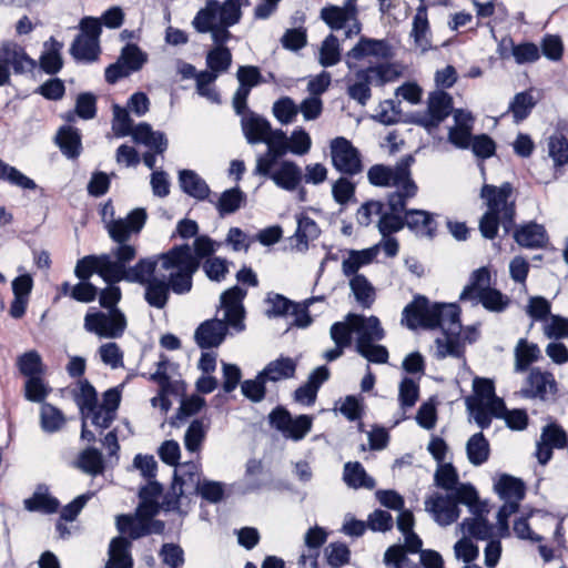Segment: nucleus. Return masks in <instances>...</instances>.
<instances>
[{"mask_svg": "<svg viewBox=\"0 0 568 568\" xmlns=\"http://www.w3.org/2000/svg\"><path fill=\"white\" fill-rule=\"evenodd\" d=\"M146 221V212L144 209H134L124 219L111 220L106 223V230L110 237L118 245H131L129 240L133 235H138L143 229Z\"/></svg>", "mask_w": 568, "mask_h": 568, "instance_id": "nucleus-19", "label": "nucleus"}, {"mask_svg": "<svg viewBox=\"0 0 568 568\" xmlns=\"http://www.w3.org/2000/svg\"><path fill=\"white\" fill-rule=\"evenodd\" d=\"M254 174L271 179L278 187L286 191H293L303 179L302 171L297 164L292 161L277 159L268 169V172H255Z\"/></svg>", "mask_w": 568, "mask_h": 568, "instance_id": "nucleus-21", "label": "nucleus"}, {"mask_svg": "<svg viewBox=\"0 0 568 568\" xmlns=\"http://www.w3.org/2000/svg\"><path fill=\"white\" fill-rule=\"evenodd\" d=\"M21 375L27 378L42 376L45 372L42 357L39 352L31 349L19 355L16 361Z\"/></svg>", "mask_w": 568, "mask_h": 568, "instance_id": "nucleus-46", "label": "nucleus"}, {"mask_svg": "<svg viewBox=\"0 0 568 568\" xmlns=\"http://www.w3.org/2000/svg\"><path fill=\"white\" fill-rule=\"evenodd\" d=\"M466 452L468 460L475 466H479L488 460L490 453L489 443L483 433H477L468 439Z\"/></svg>", "mask_w": 568, "mask_h": 568, "instance_id": "nucleus-48", "label": "nucleus"}, {"mask_svg": "<svg viewBox=\"0 0 568 568\" xmlns=\"http://www.w3.org/2000/svg\"><path fill=\"white\" fill-rule=\"evenodd\" d=\"M459 503L456 493L435 491L426 497L425 510L430 514L433 519L440 526H448L459 517Z\"/></svg>", "mask_w": 568, "mask_h": 568, "instance_id": "nucleus-18", "label": "nucleus"}, {"mask_svg": "<svg viewBox=\"0 0 568 568\" xmlns=\"http://www.w3.org/2000/svg\"><path fill=\"white\" fill-rule=\"evenodd\" d=\"M327 564L332 568H339L349 562L351 551L343 542H331L324 550Z\"/></svg>", "mask_w": 568, "mask_h": 568, "instance_id": "nucleus-61", "label": "nucleus"}, {"mask_svg": "<svg viewBox=\"0 0 568 568\" xmlns=\"http://www.w3.org/2000/svg\"><path fill=\"white\" fill-rule=\"evenodd\" d=\"M435 483L446 493H456L459 503L469 507L471 513L483 510V506L478 504V494L470 484H462L458 481V474L452 464L440 463L435 476Z\"/></svg>", "mask_w": 568, "mask_h": 568, "instance_id": "nucleus-14", "label": "nucleus"}, {"mask_svg": "<svg viewBox=\"0 0 568 568\" xmlns=\"http://www.w3.org/2000/svg\"><path fill=\"white\" fill-rule=\"evenodd\" d=\"M241 124L243 133L250 144L263 142L271 130L270 122L253 112L243 113Z\"/></svg>", "mask_w": 568, "mask_h": 568, "instance_id": "nucleus-30", "label": "nucleus"}, {"mask_svg": "<svg viewBox=\"0 0 568 568\" xmlns=\"http://www.w3.org/2000/svg\"><path fill=\"white\" fill-rule=\"evenodd\" d=\"M162 491V486L158 481L150 479L140 490V504L135 515H122L116 518L119 531L129 535L133 539L148 534L162 532L164 524L159 520H153V517L159 513V501Z\"/></svg>", "mask_w": 568, "mask_h": 568, "instance_id": "nucleus-4", "label": "nucleus"}, {"mask_svg": "<svg viewBox=\"0 0 568 568\" xmlns=\"http://www.w3.org/2000/svg\"><path fill=\"white\" fill-rule=\"evenodd\" d=\"M55 141L62 153L71 159L78 158L81 153V136L77 129L63 126L59 130Z\"/></svg>", "mask_w": 568, "mask_h": 568, "instance_id": "nucleus-42", "label": "nucleus"}, {"mask_svg": "<svg viewBox=\"0 0 568 568\" xmlns=\"http://www.w3.org/2000/svg\"><path fill=\"white\" fill-rule=\"evenodd\" d=\"M297 363L291 357H278L270 362L261 372L262 376L270 382H278L294 377Z\"/></svg>", "mask_w": 568, "mask_h": 568, "instance_id": "nucleus-39", "label": "nucleus"}, {"mask_svg": "<svg viewBox=\"0 0 568 568\" xmlns=\"http://www.w3.org/2000/svg\"><path fill=\"white\" fill-rule=\"evenodd\" d=\"M130 541L123 537L112 539L109 548V560L105 568H131L132 558L129 552Z\"/></svg>", "mask_w": 568, "mask_h": 568, "instance_id": "nucleus-40", "label": "nucleus"}, {"mask_svg": "<svg viewBox=\"0 0 568 568\" xmlns=\"http://www.w3.org/2000/svg\"><path fill=\"white\" fill-rule=\"evenodd\" d=\"M410 36L414 38L415 45L423 52L430 49V28L427 17V8L424 4H420L416 9Z\"/></svg>", "mask_w": 568, "mask_h": 568, "instance_id": "nucleus-35", "label": "nucleus"}, {"mask_svg": "<svg viewBox=\"0 0 568 568\" xmlns=\"http://www.w3.org/2000/svg\"><path fill=\"white\" fill-rule=\"evenodd\" d=\"M412 197L413 196H403L400 199V209H395L390 205L389 202L387 203V210L383 211L381 219L378 220V230L383 237L392 235L405 226V216L402 217L400 213L405 210L406 201Z\"/></svg>", "mask_w": 568, "mask_h": 568, "instance_id": "nucleus-33", "label": "nucleus"}, {"mask_svg": "<svg viewBox=\"0 0 568 568\" xmlns=\"http://www.w3.org/2000/svg\"><path fill=\"white\" fill-rule=\"evenodd\" d=\"M474 394L465 400L466 407L475 423L485 429L489 427L493 418L504 415L505 403L496 396L491 379L476 377L473 381Z\"/></svg>", "mask_w": 568, "mask_h": 568, "instance_id": "nucleus-10", "label": "nucleus"}, {"mask_svg": "<svg viewBox=\"0 0 568 568\" xmlns=\"http://www.w3.org/2000/svg\"><path fill=\"white\" fill-rule=\"evenodd\" d=\"M232 63V53L224 47V43H215L206 54V65L209 70L204 72H214L216 78L224 72H227Z\"/></svg>", "mask_w": 568, "mask_h": 568, "instance_id": "nucleus-43", "label": "nucleus"}, {"mask_svg": "<svg viewBox=\"0 0 568 568\" xmlns=\"http://www.w3.org/2000/svg\"><path fill=\"white\" fill-rule=\"evenodd\" d=\"M452 110L450 95L442 90L435 91L428 97L427 111L417 116L416 123L432 132L450 114Z\"/></svg>", "mask_w": 568, "mask_h": 568, "instance_id": "nucleus-20", "label": "nucleus"}, {"mask_svg": "<svg viewBox=\"0 0 568 568\" xmlns=\"http://www.w3.org/2000/svg\"><path fill=\"white\" fill-rule=\"evenodd\" d=\"M548 155L555 166L559 168L568 163V141L562 135H552L548 141Z\"/></svg>", "mask_w": 568, "mask_h": 568, "instance_id": "nucleus-62", "label": "nucleus"}, {"mask_svg": "<svg viewBox=\"0 0 568 568\" xmlns=\"http://www.w3.org/2000/svg\"><path fill=\"white\" fill-rule=\"evenodd\" d=\"M511 193L513 187L509 183H504L499 187L490 184L483 185L480 197L485 201L487 210L479 221V231L484 237L495 239L499 225L506 232L513 226L515 202L509 200Z\"/></svg>", "mask_w": 568, "mask_h": 568, "instance_id": "nucleus-6", "label": "nucleus"}, {"mask_svg": "<svg viewBox=\"0 0 568 568\" xmlns=\"http://www.w3.org/2000/svg\"><path fill=\"white\" fill-rule=\"evenodd\" d=\"M244 200L245 194L239 187H233L224 191L220 195L215 203V207L219 211V214L224 216L236 212L242 206Z\"/></svg>", "mask_w": 568, "mask_h": 568, "instance_id": "nucleus-51", "label": "nucleus"}, {"mask_svg": "<svg viewBox=\"0 0 568 568\" xmlns=\"http://www.w3.org/2000/svg\"><path fill=\"white\" fill-rule=\"evenodd\" d=\"M348 320L356 335V347L362 346V344L382 341L385 337L381 321L374 315L364 316L349 313Z\"/></svg>", "mask_w": 568, "mask_h": 568, "instance_id": "nucleus-23", "label": "nucleus"}, {"mask_svg": "<svg viewBox=\"0 0 568 568\" xmlns=\"http://www.w3.org/2000/svg\"><path fill=\"white\" fill-rule=\"evenodd\" d=\"M356 0H345L343 6L327 4L320 11V18L332 30H344L347 39L356 37L362 31V22L358 19Z\"/></svg>", "mask_w": 568, "mask_h": 568, "instance_id": "nucleus-13", "label": "nucleus"}, {"mask_svg": "<svg viewBox=\"0 0 568 568\" xmlns=\"http://www.w3.org/2000/svg\"><path fill=\"white\" fill-rule=\"evenodd\" d=\"M379 246H371L364 250H351L342 261L343 274L351 278L361 275L358 271L372 264L378 256Z\"/></svg>", "mask_w": 568, "mask_h": 568, "instance_id": "nucleus-28", "label": "nucleus"}, {"mask_svg": "<svg viewBox=\"0 0 568 568\" xmlns=\"http://www.w3.org/2000/svg\"><path fill=\"white\" fill-rule=\"evenodd\" d=\"M194 253L192 252V248L190 245H176L172 248H184L191 260L196 263L195 272L200 267L201 260L211 255L214 252V242L209 236H199L194 241Z\"/></svg>", "mask_w": 568, "mask_h": 568, "instance_id": "nucleus-54", "label": "nucleus"}, {"mask_svg": "<svg viewBox=\"0 0 568 568\" xmlns=\"http://www.w3.org/2000/svg\"><path fill=\"white\" fill-rule=\"evenodd\" d=\"M138 254L135 245H118L110 254L100 256L99 275L108 283L115 284L120 281H144L151 271V263L141 258L134 266L126 264Z\"/></svg>", "mask_w": 568, "mask_h": 568, "instance_id": "nucleus-7", "label": "nucleus"}, {"mask_svg": "<svg viewBox=\"0 0 568 568\" xmlns=\"http://www.w3.org/2000/svg\"><path fill=\"white\" fill-rule=\"evenodd\" d=\"M393 57L390 44L386 40L361 37L357 43L347 51L345 63L349 70L366 59L387 60Z\"/></svg>", "mask_w": 568, "mask_h": 568, "instance_id": "nucleus-17", "label": "nucleus"}, {"mask_svg": "<svg viewBox=\"0 0 568 568\" xmlns=\"http://www.w3.org/2000/svg\"><path fill=\"white\" fill-rule=\"evenodd\" d=\"M414 159L408 155L397 162L394 166L375 164L367 171L368 182L374 186L395 187V192L388 195L389 203L395 209L402 207L403 196H415L417 185L410 176V165Z\"/></svg>", "mask_w": 568, "mask_h": 568, "instance_id": "nucleus-8", "label": "nucleus"}, {"mask_svg": "<svg viewBox=\"0 0 568 568\" xmlns=\"http://www.w3.org/2000/svg\"><path fill=\"white\" fill-rule=\"evenodd\" d=\"M404 68L398 62H382L359 69L347 81V93L351 99L365 105L372 97L371 85L383 87L403 75Z\"/></svg>", "mask_w": 568, "mask_h": 568, "instance_id": "nucleus-9", "label": "nucleus"}, {"mask_svg": "<svg viewBox=\"0 0 568 568\" xmlns=\"http://www.w3.org/2000/svg\"><path fill=\"white\" fill-rule=\"evenodd\" d=\"M144 261L151 263V271L144 281H133L145 286L144 298L155 308H163L170 291L175 294L189 293L196 263L184 248H171L165 253Z\"/></svg>", "mask_w": 568, "mask_h": 568, "instance_id": "nucleus-2", "label": "nucleus"}, {"mask_svg": "<svg viewBox=\"0 0 568 568\" xmlns=\"http://www.w3.org/2000/svg\"><path fill=\"white\" fill-rule=\"evenodd\" d=\"M216 73L214 72H199L196 74V91L197 93L207 99L212 103H220V94L214 87V82L216 80Z\"/></svg>", "mask_w": 568, "mask_h": 568, "instance_id": "nucleus-56", "label": "nucleus"}, {"mask_svg": "<svg viewBox=\"0 0 568 568\" xmlns=\"http://www.w3.org/2000/svg\"><path fill=\"white\" fill-rule=\"evenodd\" d=\"M499 497L505 501L519 503L525 496V486L521 480L503 475L495 485Z\"/></svg>", "mask_w": 568, "mask_h": 568, "instance_id": "nucleus-45", "label": "nucleus"}, {"mask_svg": "<svg viewBox=\"0 0 568 568\" xmlns=\"http://www.w3.org/2000/svg\"><path fill=\"white\" fill-rule=\"evenodd\" d=\"M250 6L248 0H209L194 17L192 24L197 32H210L214 43H225L231 38L230 27L240 22L241 9Z\"/></svg>", "mask_w": 568, "mask_h": 568, "instance_id": "nucleus-5", "label": "nucleus"}, {"mask_svg": "<svg viewBox=\"0 0 568 568\" xmlns=\"http://www.w3.org/2000/svg\"><path fill=\"white\" fill-rule=\"evenodd\" d=\"M0 180L7 181L8 183L18 186L23 190H36V182L24 175L14 166L9 165L0 159Z\"/></svg>", "mask_w": 568, "mask_h": 568, "instance_id": "nucleus-52", "label": "nucleus"}, {"mask_svg": "<svg viewBox=\"0 0 568 568\" xmlns=\"http://www.w3.org/2000/svg\"><path fill=\"white\" fill-rule=\"evenodd\" d=\"M535 104L536 101L530 92H520L511 101L509 111L513 113L515 121L519 122L528 116Z\"/></svg>", "mask_w": 568, "mask_h": 568, "instance_id": "nucleus-58", "label": "nucleus"}, {"mask_svg": "<svg viewBox=\"0 0 568 568\" xmlns=\"http://www.w3.org/2000/svg\"><path fill=\"white\" fill-rule=\"evenodd\" d=\"M460 310L456 304L430 303L425 296H415L402 313V324L409 329L442 328L443 335L435 339V356L438 359L447 356L460 357L464 347L460 342Z\"/></svg>", "mask_w": 568, "mask_h": 568, "instance_id": "nucleus-1", "label": "nucleus"}, {"mask_svg": "<svg viewBox=\"0 0 568 568\" xmlns=\"http://www.w3.org/2000/svg\"><path fill=\"white\" fill-rule=\"evenodd\" d=\"M514 239L518 245L527 248H541L548 243V235L544 225L535 222L520 225L515 231Z\"/></svg>", "mask_w": 568, "mask_h": 568, "instance_id": "nucleus-29", "label": "nucleus"}, {"mask_svg": "<svg viewBox=\"0 0 568 568\" xmlns=\"http://www.w3.org/2000/svg\"><path fill=\"white\" fill-rule=\"evenodd\" d=\"M490 272L480 267L471 273L469 283L460 293L462 301H473L490 312H503L509 304V298L498 290L490 287Z\"/></svg>", "mask_w": 568, "mask_h": 568, "instance_id": "nucleus-11", "label": "nucleus"}, {"mask_svg": "<svg viewBox=\"0 0 568 568\" xmlns=\"http://www.w3.org/2000/svg\"><path fill=\"white\" fill-rule=\"evenodd\" d=\"M296 221L297 229L292 237L295 241L294 248L304 252L308 248V243L318 237L321 231L316 222L305 214H298Z\"/></svg>", "mask_w": 568, "mask_h": 568, "instance_id": "nucleus-36", "label": "nucleus"}, {"mask_svg": "<svg viewBox=\"0 0 568 568\" xmlns=\"http://www.w3.org/2000/svg\"><path fill=\"white\" fill-rule=\"evenodd\" d=\"M263 142L267 151L257 155L255 172H268L270 165L288 152V139L282 130L271 128Z\"/></svg>", "mask_w": 568, "mask_h": 568, "instance_id": "nucleus-22", "label": "nucleus"}, {"mask_svg": "<svg viewBox=\"0 0 568 568\" xmlns=\"http://www.w3.org/2000/svg\"><path fill=\"white\" fill-rule=\"evenodd\" d=\"M341 61V45L337 37L329 33L318 49V63L324 67L336 65Z\"/></svg>", "mask_w": 568, "mask_h": 568, "instance_id": "nucleus-49", "label": "nucleus"}, {"mask_svg": "<svg viewBox=\"0 0 568 568\" xmlns=\"http://www.w3.org/2000/svg\"><path fill=\"white\" fill-rule=\"evenodd\" d=\"M246 291L234 286L221 296V304L224 311L223 320H210L202 323L195 331V341L201 348H211L219 346L226 334V324L229 323L236 331L244 328V307L243 300Z\"/></svg>", "mask_w": 568, "mask_h": 568, "instance_id": "nucleus-3", "label": "nucleus"}, {"mask_svg": "<svg viewBox=\"0 0 568 568\" xmlns=\"http://www.w3.org/2000/svg\"><path fill=\"white\" fill-rule=\"evenodd\" d=\"M405 225L419 236L432 237L436 231L433 216L423 210H410L405 213Z\"/></svg>", "mask_w": 568, "mask_h": 568, "instance_id": "nucleus-38", "label": "nucleus"}, {"mask_svg": "<svg viewBox=\"0 0 568 568\" xmlns=\"http://www.w3.org/2000/svg\"><path fill=\"white\" fill-rule=\"evenodd\" d=\"M98 353L102 363L111 368H119L123 366V352L116 343L108 342L102 344L99 347Z\"/></svg>", "mask_w": 568, "mask_h": 568, "instance_id": "nucleus-64", "label": "nucleus"}, {"mask_svg": "<svg viewBox=\"0 0 568 568\" xmlns=\"http://www.w3.org/2000/svg\"><path fill=\"white\" fill-rule=\"evenodd\" d=\"M85 332L99 338H121L128 328V318L121 310L101 311L89 308L83 318Z\"/></svg>", "mask_w": 568, "mask_h": 568, "instance_id": "nucleus-12", "label": "nucleus"}, {"mask_svg": "<svg viewBox=\"0 0 568 568\" xmlns=\"http://www.w3.org/2000/svg\"><path fill=\"white\" fill-rule=\"evenodd\" d=\"M478 504L483 506V510L473 513L475 517L465 519L462 523V528L464 532H467L477 539L487 540L493 537L494 527L484 517V514L488 513L487 505L481 503L479 499Z\"/></svg>", "mask_w": 568, "mask_h": 568, "instance_id": "nucleus-37", "label": "nucleus"}, {"mask_svg": "<svg viewBox=\"0 0 568 568\" xmlns=\"http://www.w3.org/2000/svg\"><path fill=\"white\" fill-rule=\"evenodd\" d=\"M352 334H354L353 325L349 323L348 314L345 316L343 322H336L331 326L329 335L335 346L332 349L326 351L323 357L332 362L342 356L344 349L352 343Z\"/></svg>", "mask_w": 568, "mask_h": 568, "instance_id": "nucleus-27", "label": "nucleus"}, {"mask_svg": "<svg viewBox=\"0 0 568 568\" xmlns=\"http://www.w3.org/2000/svg\"><path fill=\"white\" fill-rule=\"evenodd\" d=\"M70 52L74 59L93 61L99 54V40L79 34L73 41Z\"/></svg>", "mask_w": 568, "mask_h": 568, "instance_id": "nucleus-50", "label": "nucleus"}, {"mask_svg": "<svg viewBox=\"0 0 568 568\" xmlns=\"http://www.w3.org/2000/svg\"><path fill=\"white\" fill-rule=\"evenodd\" d=\"M133 121L126 109L115 104L113 105L112 131L115 136L123 138L133 131Z\"/></svg>", "mask_w": 568, "mask_h": 568, "instance_id": "nucleus-59", "label": "nucleus"}, {"mask_svg": "<svg viewBox=\"0 0 568 568\" xmlns=\"http://www.w3.org/2000/svg\"><path fill=\"white\" fill-rule=\"evenodd\" d=\"M331 156L333 166L345 175H356L363 171L361 152L351 141L343 136L331 141Z\"/></svg>", "mask_w": 568, "mask_h": 568, "instance_id": "nucleus-16", "label": "nucleus"}, {"mask_svg": "<svg viewBox=\"0 0 568 568\" xmlns=\"http://www.w3.org/2000/svg\"><path fill=\"white\" fill-rule=\"evenodd\" d=\"M180 184L182 190L199 200H204L210 194V189L205 181L200 178L194 171L183 170L180 172Z\"/></svg>", "mask_w": 568, "mask_h": 568, "instance_id": "nucleus-44", "label": "nucleus"}, {"mask_svg": "<svg viewBox=\"0 0 568 568\" xmlns=\"http://www.w3.org/2000/svg\"><path fill=\"white\" fill-rule=\"evenodd\" d=\"M63 43L51 37L43 44V51L40 55V67L48 74L58 73L63 67L61 51Z\"/></svg>", "mask_w": 568, "mask_h": 568, "instance_id": "nucleus-32", "label": "nucleus"}, {"mask_svg": "<svg viewBox=\"0 0 568 568\" xmlns=\"http://www.w3.org/2000/svg\"><path fill=\"white\" fill-rule=\"evenodd\" d=\"M343 480L353 489H373L376 486L375 479L369 476L359 462H347L343 469Z\"/></svg>", "mask_w": 568, "mask_h": 568, "instance_id": "nucleus-34", "label": "nucleus"}, {"mask_svg": "<svg viewBox=\"0 0 568 568\" xmlns=\"http://www.w3.org/2000/svg\"><path fill=\"white\" fill-rule=\"evenodd\" d=\"M205 435L206 428L204 424L199 419L193 420L184 436L185 448L191 453L199 452Z\"/></svg>", "mask_w": 568, "mask_h": 568, "instance_id": "nucleus-63", "label": "nucleus"}, {"mask_svg": "<svg viewBox=\"0 0 568 568\" xmlns=\"http://www.w3.org/2000/svg\"><path fill=\"white\" fill-rule=\"evenodd\" d=\"M385 568H418L408 557H406L402 545H393L384 554Z\"/></svg>", "mask_w": 568, "mask_h": 568, "instance_id": "nucleus-60", "label": "nucleus"}, {"mask_svg": "<svg viewBox=\"0 0 568 568\" xmlns=\"http://www.w3.org/2000/svg\"><path fill=\"white\" fill-rule=\"evenodd\" d=\"M77 466L87 474H100L103 470L102 455L95 448H87L79 455Z\"/></svg>", "mask_w": 568, "mask_h": 568, "instance_id": "nucleus-55", "label": "nucleus"}, {"mask_svg": "<svg viewBox=\"0 0 568 568\" xmlns=\"http://www.w3.org/2000/svg\"><path fill=\"white\" fill-rule=\"evenodd\" d=\"M201 481L199 466L194 463H184L178 466L174 473L173 489L179 486L180 495L191 494Z\"/></svg>", "mask_w": 568, "mask_h": 568, "instance_id": "nucleus-31", "label": "nucleus"}, {"mask_svg": "<svg viewBox=\"0 0 568 568\" xmlns=\"http://www.w3.org/2000/svg\"><path fill=\"white\" fill-rule=\"evenodd\" d=\"M418 384L409 377L403 378L398 389V400L403 412L405 413L407 409L412 408L418 400Z\"/></svg>", "mask_w": 568, "mask_h": 568, "instance_id": "nucleus-57", "label": "nucleus"}, {"mask_svg": "<svg viewBox=\"0 0 568 568\" xmlns=\"http://www.w3.org/2000/svg\"><path fill=\"white\" fill-rule=\"evenodd\" d=\"M540 357V349L537 344L529 343L527 339H519L515 347V371L524 372L528 366L537 362Z\"/></svg>", "mask_w": 568, "mask_h": 568, "instance_id": "nucleus-47", "label": "nucleus"}, {"mask_svg": "<svg viewBox=\"0 0 568 568\" xmlns=\"http://www.w3.org/2000/svg\"><path fill=\"white\" fill-rule=\"evenodd\" d=\"M272 427L278 430L285 438L298 442L303 439L313 425V418L308 415L293 417L290 412L283 407L273 409L268 415Z\"/></svg>", "mask_w": 568, "mask_h": 568, "instance_id": "nucleus-15", "label": "nucleus"}, {"mask_svg": "<svg viewBox=\"0 0 568 568\" xmlns=\"http://www.w3.org/2000/svg\"><path fill=\"white\" fill-rule=\"evenodd\" d=\"M328 377L329 371L326 366H320L314 369L310 374L307 382L294 392L295 402L304 406L313 405L321 385L326 382Z\"/></svg>", "mask_w": 568, "mask_h": 568, "instance_id": "nucleus-26", "label": "nucleus"}, {"mask_svg": "<svg viewBox=\"0 0 568 568\" xmlns=\"http://www.w3.org/2000/svg\"><path fill=\"white\" fill-rule=\"evenodd\" d=\"M521 393L529 398L547 399L557 393V382L551 373L536 367L529 372Z\"/></svg>", "mask_w": 568, "mask_h": 568, "instance_id": "nucleus-24", "label": "nucleus"}, {"mask_svg": "<svg viewBox=\"0 0 568 568\" xmlns=\"http://www.w3.org/2000/svg\"><path fill=\"white\" fill-rule=\"evenodd\" d=\"M349 287L356 302L363 308H371L376 300V290L364 275H355L349 278Z\"/></svg>", "mask_w": 568, "mask_h": 568, "instance_id": "nucleus-41", "label": "nucleus"}, {"mask_svg": "<svg viewBox=\"0 0 568 568\" xmlns=\"http://www.w3.org/2000/svg\"><path fill=\"white\" fill-rule=\"evenodd\" d=\"M0 62L7 68L11 67L16 73L32 71L37 64L24 49L14 42H6L0 47Z\"/></svg>", "mask_w": 568, "mask_h": 568, "instance_id": "nucleus-25", "label": "nucleus"}, {"mask_svg": "<svg viewBox=\"0 0 568 568\" xmlns=\"http://www.w3.org/2000/svg\"><path fill=\"white\" fill-rule=\"evenodd\" d=\"M273 115L282 124H290L296 119L300 109L290 97L280 98L272 108Z\"/></svg>", "mask_w": 568, "mask_h": 568, "instance_id": "nucleus-53", "label": "nucleus"}]
</instances>
